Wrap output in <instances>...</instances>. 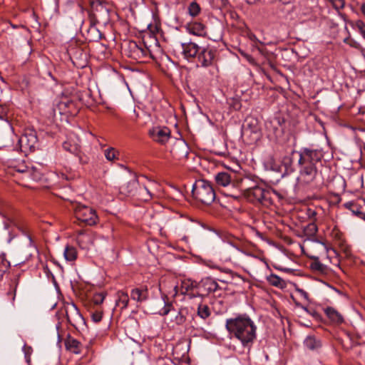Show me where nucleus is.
I'll use <instances>...</instances> for the list:
<instances>
[{
  "label": "nucleus",
  "instance_id": "obj_7",
  "mask_svg": "<svg viewBox=\"0 0 365 365\" xmlns=\"http://www.w3.org/2000/svg\"><path fill=\"white\" fill-rule=\"evenodd\" d=\"M245 253L230 242H224L220 247L218 255L224 262H237Z\"/></svg>",
  "mask_w": 365,
  "mask_h": 365
},
{
  "label": "nucleus",
  "instance_id": "obj_2",
  "mask_svg": "<svg viewBox=\"0 0 365 365\" xmlns=\"http://www.w3.org/2000/svg\"><path fill=\"white\" fill-rule=\"evenodd\" d=\"M225 327L232 337L239 340L243 346H250L256 338L257 327L246 314L227 319Z\"/></svg>",
  "mask_w": 365,
  "mask_h": 365
},
{
  "label": "nucleus",
  "instance_id": "obj_47",
  "mask_svg": "<svg viewBox=\"0 0 365 365\" xmlns=\"http://www.w3.org/2000/svg\"><path fill=\"white\" fill-rule=\"evenodd\" d=\"M361 11L364 15H365V4H362L361 6Z\"/></svg>",
  "mask_w": 365,
  "mask_h": 365
},
{
  "label": "nucleus",
  "instance_id": "obj_39",
  "mask_svg": "<svg viewBox=\"0 0 365 365\" xmlns=\"http://www.w3.org/2000/svg\"><path fill=\"white\" fill-rule=\"evenodd\" d=\"M163 304H164L163 308L161 310H160L158 313L160 315L164 316V315H167L170 312L172 305L170 304H166L165 302H163Z\"/></svg>",
  "mask_w": 365,
  "mask_h": 365
},
{
  "label": "nucleus",
  "instance_id": "obj_4",
  "mask_svg": "<svg viewBox=\"0 0 365 365\" xmlns=\"http://www.w3.org/2000/svg\"><path fill=\"white\" fill-rule=\"evenodd\" d=\"M215 180L218 186L224 187H230L234 189V193L227 195L234 197H237L239 195L238 187L242 181V179L238 178L235 173L232 171L217 173L215 175Z\"/></svg>",
  "mask_w": 365,
  "mask_h": 365
},
{
  "label": "nucleus",
  "instance_id": "obj_24",
  "mask_svg": "<svg viewBox=\"0 0 365 365\" xmlns=\"http://www.w3.org/2000/svg\"><path fill=\"white\" fill-rule=\"evenodd\" d=\"M77 240L80 246L83 249H88L89 245L93 244V238L92 237L83 232H79Z\"/></svg>",
  "mask_w": 365,
  "mask_h": 365
},
{
  "label": "nucleus",
  "instance_id": "obj_32",
  "mask_svg": "<svg viewBox=\"0 0 365 365\" xmlns=\"http://www.w3.org/2000/svg\"><path fill=\"white\" fill-rule=\"evenodd\" d=\"M118 152L113 148H109L105 150V157L109 161H113L118 158Z\"/></svg>",
  "mask_w": 365,
  "mask_h": 365
},
{
  "label": "nucleus",
  "instance_id": "obj_44",
  "mask_svg": "<svg viewBox=\"0 0 365 365\" xmlns=\"http://www.w3.org/2000/svg\"><path fill=\"white\" fill-rule=\"evenodd\" d=\"M24 351H25V354H26V358H29V356H27L28 355V352L30 351L31 350V347H27L26 345L24 346Z\"/></svg>",
  "mask_w": 365,
  "mask_h": 365
},
{
  "label": "nucleus",
  "instance_id": "obj_28",
  "mask_svg": "<svg viewBox=\"0 0 365 365\" xmlns=\"http://www.w3.org/2000/svg\"><path fill=\"white\" fill-rule=\"evenodd\" d=\"M129 302V297L127 293L120 291L118 292V299L116 300V305H122V308H126Z\"/></svg>",
  "mask_w": 365,
  "mask_h": 365
},
{
  "label": "nucleus",
  "instance_id": "obj_11",
  "mask_svg": "<svg viewBox=\"0 0 365 365\" xmlns=\"http://www.w3.org/2000/svg\"><path fill=\"white\" fill-rule=\"evenodd\" d=\"M65 314L68 322L73 327L84 323L83 317L73 303L68 304L65 306Z\"/></svg>",
  "mask_w": 365,
  "mask_h": 365
},
{
  "label": "nucleus",
  "instance_id": "obj_19",
  "mask_svg": "<svg viewBox=\"0 0 365 365\" xmlns=\"http://www.w3.org/2000/svg\"><path fill=\"white\" fill-rule=\"evenodd\" d=\"M18 279L14 278L13 279H11L9 283V290L6 292V297L8 300L10 302L11 306L12 307H14V301L16 299V288L18 286Z\"/></svg>",
  "mask_w": 365,
  "mask_h": 365
},
{
  "label": "nucleus",
  "instance_id": "obj_9",
  "mask_svg": "<svg viewBox=\"0 0 365 365\" xmlns=\"http://www.w3.org/2000/svg\"><path fill=\"white\" fill-rule=\"evenodd\" d=\"M200 47L197 43L189 41L178 43L175 46V51L180 52L185 58L192 61L196 58Z\"/></svg>",
  "mask_w": 365,
  "mask_h": 365
},
{
  "label": "nucleus",
  "instance_id": "obj_40",
  "mask_svg": "<svg viewBox=\"0 0 365 365\" xmlns=\"http://www.w3.org/2000/svg\"><path fill=\"white\" fill-rule=\"evenodd\" d=\"M7 269V264L0 259V279L3 278L4 273Z\"/></svg>",
  "mask_w": 365,
  "mask_h": 365
},
{
  "label": "nucleus",
  "instance_id": "obj_37",
  "mask_svg": "<svg viewBox=\"0 0 365 365\" xmlns=\"http://www.w3.org/2000/svg\"><path fill=\"white\" fill-rule=\"evenodd\" d=\"M103 317V311L101 309H96L91 313V319L94 322H99Z\"/></svg>",
  "mask_w": 365,
  "mask_h": 365
},
{
  "label": "nucleus",
  "instance_id": "obj_26",
  "mask_svg": "<svg viewBox=\"0 0 365 365\" xmlns=\"http://www.w3.org/2000/svg\"><path fill=\"white\" fill-rule=\"evenodd\" d=\"M267 281L269 284L279 288H283L286 286V282L279 276L271 274L267 277Z\"/></svg>",
  "mask_w": 365,
  "mask_h": 365
},
{
  "label": "nucleus",
  "instance_id": "obj_27",
  "mask_svg": "<svg viewBox=\"0 0 365 365\" xmlns=\"http://www.w3.org/2000/svg\"><path fill=\"white\" fill-rule=\"evenodd\" d=\"M63 256L67 261L73 262L77 258V251L75 247L67 245L65 247Z\"/></svg>",
  "mask_w": 365,
  "mask_h": 365
},
{
  "label": "nucleus",
  "instance_id": "obj_14",
  "mask_svg": "<svg viewBox=\"0 0 365 365\" xmlns=\"http://www.w3.org/2000/svg\"><path fill=\"white\" fill-rule=\"evenodd\" d=\"M188 147L183 140L177 142L171 150V153L175 158L178 159L185 158L188 155Z\"/></svg>",
  "mask_w": 365,
  "mask_h": 365
},
{
  "label": "nucleus",
  "instance_id": "obj_38",
  "mask_svg": "<svg viewBox=\"0 0 365 365\" xmlns=\"http://www.w3.org/2000/svg\"><path fill=\"white\" fill-rule=\"evenodd\" d=\"M10 225H11V222H10V220L8 219V220H5V221L4 222V226H3V227H2V229H3L4 232H5V234H6L8 236H10V232H9V228ZM11 237H9V238H8L7 241L9 242L11 241Z\"/></svg>",
  "mask_w": 365,
  "mask_h": 365
},
{
  "label": "nucleus",
  "instance_id": "obj_18",
  "mask_svg": "<svg viewBox=\"0 0 365 365\" xmlns=\"http://www.w3.org/2000/svg\"><path fill=\"white\" fill-rule=\"evenodd\" d=\"M259 128L257 126V121L256 119L253 118H247L245 120V124L243 125V133L244 134H247L250 132L255 135L256 138L259 136Z\"/></svg>",
  "mask_w": 365,
  "mask_h": 365
},
{
  "label": "nucleus",
  "instance_id": "obj_46",
  "mask_svg": "<svg viewBox=\"0 0 365 365\" xmlns=\"http://www.w3.org/2000/svg\"><path fill=\"white\" fill-rule=\"evenodd\" d=\"M30 165H19L16 167V171L19 172V169H25V167H29Z\"/></svg>",
  "mask_w": 365,
  "mask_h": 365
},
{
  "label": "nucleus",
  "instance_id": "obj_1",
  "mask_svg": "<svg viewBox=\"0 0 365 365\" xmlns=\"http://www.w3.org/2000/svg\"><path fill=\"white\" fill-rule=\"evenodd\" d=\"M295 156L298 157L299 167L298 182L303 185L310 184L318 174L317 163L324 157L322 150L302 148L299 151H292L289 155L284 156V164L287 173L294 170L292 164Z\"/></svg>",
  "mask_w": 365,
  "mask_h": 365
},
{
  "label": "nucleus",
  "instance_id": "obj_33",
  "mask_svg": "<svg viewBox=\"0 0 365 365\" xmlns=\"http://www.w3.org/2000/svg\"><path fill=\"white\" fill-rule=\"evenodd\" d=\"M106 295L105 292L96 293L93 296L92 302L95 305H100L103 302Z\"/></svg>",
  "mask_w": 365,
  "mask_h": 365
},
{
  "label": "nucleus",
  "instance_id": "obj_3",
  "mask_svg": "<svg viewBox=\"0 0 365 365\" xmlns=\"http://www.w3.org/2000/svg\"><path fill=\"white\" fill-rule=\"evenodd\" d=\"M192 196L205 205H210L215 200V191L212 185L205 180H196L192 186Z\"/></svg>",
  "mask_w": 365,
  "mask_h": 365
},
{
  "label": "nucleus",
  "instance_id": "obj_45",
  "mask_svg": "<svg viewBox=\"0 0 365 365\" xmlns=\"http://www.w3.org/2000/svg\"><path fill=\"white\" fill-rule=\"evenodd\" d=\"M250 38V39H251L252 41H255V42H259V43H262V42H261V41H259L257 39V38L255 35H251Z\"/></svg>",
  "mask_w": 365,
  "mask_h": 365
},
{
  "label": "nucleus",
  "instance_id": "obj_12",
  "mask_svg": "<svg viewBox=\"0 0 365 365\" xmlns=\"http://www.w3.org/2000/svg\"><path fill=\"white\" fill-rule=\"evenodd\" d=\"M196 287V283L191 279H183L181 281L180 285H176L174 287L175 294L173 296H176L178 294H188L190 295V298L195 295L191 294L190 292Z\"/></svg>",
  "mask_w": 365,
  "mask_h": 365
},
{
  "label": "nucleus",
  "instance_id": "obj_34",
  "mask_svg": "<svg viewBox=\"0 0 365 365\" xmlns=\"http://www.w3.org/2000/svg\"><path fill=\"white\" fill-rule=\"evenodd\" d=\"M200 6L195 2L191 3L188 7L189 14L192 16H196L200 13Z\"/></svg>",
  "mask_w": 365,
  "mask_h": 365
},
{
  "label": "nucleus",
  "instance_id": "obj_16",
  "mask_svg": "<svg viewBox=\"0 0 365 365\" xmlns=\"http://www.w3.org/2000/svg\"><path fill=\"white\" fill-rule=\"evenodd\" d=\"M304 345L306 349L310 351H317L321 349L322 344L320 339L312 335H309L305 338Z\"/></svg>",
  "mask_w": 365,
  "mask_h": 365
},
{
  "label": "nucleus",
  "instance_id": "obj_13",
  "mask_svg": "<svg viewBox=\"0 0 365 365\" xmlns=\"http://www.w3.org/2000/svg\"><path fill=\"white\" fill-rule=\"evenodd\" d=\"M151 135L154 140L161 144H164L169 140L170 136V131L169 128L166 127H158L153 129L151 133Z\"/></svg>",
  "mask_w": 365,
  "mask_h": 365
},
{
  "label": "nucleus",
  "instance_id": "obj_49",
  "mask_svg": "<svg viewBox=\"0 0 365 365\" xmlns=\"http://www.w3.org/2000/svg\"><path fill=\"white\" fill-rule=\"evenodd\" d=\"M63 148H64L65 149H66V150H68V147H67V143H65L63 144Z\"/></svg>",
  "mask_w": 365,
  "mask_h": 365
},
{
  "label": "nucleus",
  "instance_id": "obj_23",
  "mask_svg": "<svg viewBox=\"0 0 365 365\" xmlns=\"http://www.w3.org/2000/svg\"><path fill=\"white\" fill-rule=\"evenodd\" d=\"M19 173L28 174L35 181H38L41 179V172L37 168L33 165L25 167V169H19Z\"/></svg>",
  "mask_w": 365,
  "mask_h": 365
},
{
  "label": "nucleus",
  "instance_id": "obj_10",
  "mask_svg": "<svg viewBox=\"0 0 365 365\" xmlns=\"http://www.w3.org/2000/svg\"><path fill=\"white\" fill-rule=\"evenodd\" d=\"M215 51L210 46H201L195 58L197 65L202 67L211 66L215 58Z\"/></svg>",
  "mask_w": 365,
  "mask_h": 365
},
{
  "label": "nucleus",
  "instance_id": "obj_25",
  "mask_svg": "<svg viewBox=\"0 0 365 365\" xmlns=\"http://www.w3.org/2000/svg\"><path fill=\"white\" fill-rule=\"evenodd\" d=\"M220 271L226 273L228 274V277L227 279L221 280L223 282L226 283H238L242 281V277L240 275L234 273L232 271H231L229 269H220Z\"/></svg>",
  "mask_w": 365,
  "mask_h": 365
},
{
  "label": "nucleus",
  "instance_id": "obj_36",
  "mask_svg": "<svg viewBox=\"0 0 365 365\" xmlns=\"http://www.w3.org/2000/svg\"><path fill=\"white\" fill-rule=\"evenodd\" d=\"M354 27L357 29L365 38V24L361 20H357L354 24Z\"/></svg>",
  "mask_w": 365,
  "mask_h": 365
},
{
  "label": "nucleus",
  "instance_id": "obj_42",
  "mask_svg": "<svg viewBox=\"0 0 365 365\" xmlns=\"http://www.w3.org/2000/svg\"><path fill=\"white\" fill-rule=\"evenodd\" d=\"M144 191L146 192V195H143V196L144 197V200H149L152 197L151 193L146 187H144Z\"/></svg>",
  "mask_w": 365,
  "mask_h": 365
},
{
  "label": "nucleus",
  "instance_id": "obj_29",
  "mask_svg": "<svg viewBox=\"0 0 365 365\" xmlns=\"http://www.w3.org/2000/svg\"><path fill=\"white\" fill-rule=\"evenodd\" d=\"M191 32L196 36H203L205 34V26L201 23H194L190 27Z\"/></svg>",
  "mask_w": 365,
  "mask_h": 365
},
{
  "label": "nucleus",
  "instance_id": "obj_15",
  "mask_svg": "<svg viewBox=\"0 0 365 365\" xmlns=\"http://www.w3.org/2000/svg\"><path fill=\"white\" fill-rule=\"evenodd\" d=\"M130 298L137 302L141 303L148 298V290L146 287L133 289L130 292Z\"/></svg>",
  "mask_w": 365,
  "mask_h": 365
},
{
  "label": "nucleus",
  "instance_id": "obj_30",
  "mask_svg": "<svg viewBox=\"0 0 365 365\" xmlns=\"http://www.w3.org/2000/svg\"><path fill=\"white\" fill-rule=\"evenodd\" d=\"M197 315L205 319L210 315V311L207 305L206 304H200L197 308Z\"/></svg>",
  "mask_w": 365,
  "mask_h": 365
},
{
  "label": "nucleus",
  "instance_id": "obj_48",
  "mask_svg": "<svg viewBox=\"0 0 365 365\" xmlns=\"http://www.w3.org/2000/svg\"><path fill=\"white\" fill-rule=\"evenodd\" d=\"M74 1H75V0H66V4L68 5H70V4H73Z\"/></svg>",
  "mask_w": 365,
  "mask_h": 365
},
{
  "label": "nucleus",
  "instance_id": "obj_5",
  "mask_svg": "<svg viewBox=\"0 0 365 365\" xmlns=\"http://www.w3.org/2000/svg\"><path fill=\"white\" fill-rule=\"evenodd\" d=\"M73 212L78 220L88 226L96 225L98 222L96 212L92 207L78 203L73 205Z\"/></svg>",
  "mask_w": 365,
  "mask_h": 365
},
{
  "label": "nucleus",
  "instance_id": "obj_41",
  "mask_svg": "<svg viewBox=\"0 0 365 365\" xmlns=\"http://www.w3.org/2000/svg\"><path fill=\"white\" fill-rule=\"evenodd\" d=\"M7 111V108L0 104V119H4L6 116Z\"/></svg>",
  "mask_w": 365,
  "mask_h": 365
},
{
  "label": "nucleus",
  "instance_id": "obj_43",
  "mask_svg": "<svg viewBox=\"0 0 365 365\" xmlns=\"http://www.w3.org/2000/svg\"><path fill=\"white\" fill-rule=\"evenodd\" d=\"M298 291L300 293L301 296H302L305 299L308 298V294L305 291H304L302 289H299Z\"/></svg>",
  "mask_w": 365,
  "mask_h": 365
},
{
  "label": "nucleus",
  "instance_id": "obj_17",
  "mask_svg": "<svg viewBox=\"0 0 365 365\" xmlns=\"http://www.w3.org/2000/svg\"><path fill=\"white\" fill-rule=\"evenodd\" d=\"M65 346L67 350L76 354H81L83 349L81 343L70 336L66 338Z\"/></svg>",
  "mask_w": 365,
  "mask_h": 365
},
{
  "label": "nucleus",
  "instance_id": "obj_31",
  "mask_svg": "<svg viewBox=\"0 0 365 365\" xmlns=\"http://www.w3.org/2000/svg\"><path fill=\"white\" fill-rule=\"evenodd\" d=\"M317 232V227L315 223L312 222L308 224L304 228V234L308 237H313Z\"/></svg>",
  "mask_w": 365,
  "mask_h": 365
},
{
  "label": "nucleus",
  "instance_id": "obj_22",
  "mask_svg": "<svg viewBox=\"0 0 365 365\" xmlns=\"http://www.w3.org/2000/svg\"><path fill=\"white\" fill-rule=\"evenodd\" d=\"M324 312L329 319L334 323L341 324L344 322L342 315L332 307H327Z\"/></svg>",
  "mask_w": 365,
  "mask_h": 365
},
{
  "label": "nucleus",
  "instance_id": "obj_20",
  "mask_svg": "<svg viewBox=\"0 0 365 365\" xmlns=\"http://www.w3.org/2000/svg\"><path fill=\"white\" fill-rule=\"evenodd\" d=\"M200 286L207 293L215 292L219 287L218 284L213 279L207 277L201 280Z\"/></svg>",
  "mask_w": 365,
  "mask_h": 365
},
{
  "label": "nucleus",
  "instance_id": "obj_6",
  "mask_svg": "<svg viewBox=\"0 0 365 365\" xmlns=\"http://www.w3.org/2000/svg\"><path fill=\"white\" fill-rule=\"evenodd\" d=\"M272 192L269 190L261 186H255L245 190V195L248 200L252 202H259L264 205L272 203Z\"/></svg>",
  "mask_w": 365,
  "mask_h": 365
},
{
  "label": "nucleus",
  "instance_id": "obj_35",
  "mask_svg": "<svg viewBox=\"0 0 365 365\" xmlns=\"http://www.w3.org/2000/svg\"><path fill=\"white\" fill-rule=\"evenodd\" d=\"M88 34L91 35L93 41H98L101 38V33L95 26H91L89 29Z\"/></svg>",
  "mask_w": 365,
  "mask_h": 365
},
{
  "label": "nucleus",
  "instance_id": "obj_21",
  "mask_svg": "<svg viewBox=\"0 0 365 365\" xmlns=\"http://www.w3.org/2000/svg\"><path fill=\"white\" fill-rule=\"evenodd\" d=\"M130 47L131 48V56L135 59L143 61V58L147 56V50L138 46L136 43H130Z\"/></svg>",
  "mask_w": 365,
  "mask_h": 365
},
{
  "label": "nucleus",
  "instance_id": "obj_8",
  "mask_svg": "<svg viewBox=\"0 0 365 365\" xmlns=\"http://www.w3.org/2000/svg\"><path fill=\"white\" fill-rule=\"evenodd\" d=\"M38 143L36 133L33 129H27L19 139V145L21 152L27 153L34 150Z\"/></svg>",
  "mask_w": 365,
  "mask_h": 365
}]
</instances>
